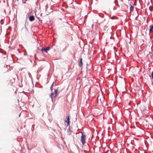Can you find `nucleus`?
Returning a JSON list of instances; mask_svg holds the SVG:
<instances>
[{"mask_svg":"<svg viewBox=\"0 0 153 153\" xmlns=\"http://www.w3.org/2000/svg\"><path fill=\"white\" fill-rule=\"evenodd\" d=\"M86 137V136L85 134H83V133H82L81 140L83 145L85 143Z\"/></svg>","mask_w":153,"mask_h":153,"instance_id":"f257e3e1","label":"nucleus"},{"mask_svg":"<svg viewBox=\"0 0 153 153\" xmlns=\"http://www.w3.org/2000/svg\"><path fill=\"white\" fill-rule=\"evenodd\" d=\"M65 122L67 123V124H70V122L69 116L68 115L66 117Z\"/></svg>","mask_w":153,"mask_h":153,"instance_id":"f03ea898","label":"nucleus"},{"mask_svg":"<svg viewBox=\"0 0 153 153\" xmlns=\"http://www.w3.org/2000/svg\"><path fill=\"white\" fill-rule=\"evenodd\" d=\"M50 47H47L46 48L43 47L41 49V51L42 52L44 51L45 53H47L48 51L50 50Z\"/></svg>","mask_w":153,"mask_h":153,"instance_id":"7ed1b4c3","label":"nucleus"},{"mask_svg":"<svg viewBox=\"0 0 153 153\" xmlns=\"http://www.w3.org/2000/svg\"><path fill=\"white\" fill-rule=\"evenodd\" d=\"M66 129L67 130L68 134H70L71 132V131L70 129V125H67L66 127Z\"/></svg>","mask_w":153,"mask_h":153,"instance_id":"20e7f679","label":"nucleus"},{"mask_svg":"<svg viewBox=\"0 0 153 153\" xmlns=\"http://www.w3.org/2000/svg\"><path fill=\"white\" fill-rule=\"evenodd\" d=\"M35 18L34 16L33 15H30L29 17V20L30 22H32L34 20Z\"/></svg>","mask_w":153,"mask_h":153,"instance_id":"39448f33","label":"nucleus"},{"mask_svg":"<svg viewBox=\"0 0 153 153\" xmlns=\"http://www.w3.org/2000/svg\"><path fill=\"white\" fill-rule=\"evenodd\" d=\"M79 65L80 67H81L83 65V63H82V59L81 57V58L79 60Z\"/></svg>","mask_w":153,"mask_h":153,"instance_id":"423d86ee","label":"nucleus"},{"mask_svg":"<svg viewBox=\"0 0 153 153\" xmlns=\"http://www.w3.org/2000/svg\"><path fill=\"white\" fill-rule=\"evenodd\" d=\"M150 28L149 30V32H153V25H150Z\"/></svg>","mask_w":153,"mask_h":153,"instance_id":"0eeeda50","label":"nucleus"},{"mask_svg":"<svg viewBox=\"0 0 153 153\" xmlns=\"http://www.w3.org/2000/svg\"><path fill=\"white\" fill-rule=\"evenodd\" d=\"M130 12L133 11L134 10V7L133 6H132L131 4H130Z\"/></svg>","mask_w":153,"mask_h":153,"instance_id":"6e6552de","label":"nucleus"},{"mask_svg":"<svg viewBox=\"0 0 153 153\" xmlns=\"http://www.w3.org/2000/svg\"><path fill=\"white\" fill-rule=\"evenodd\" d=\"M136 125V128H139L140 130V131L142 133H144V130H143V129L142 128H141L140 127L138 126H137L138 125Z\"/></svg>","mask_w":153,"mask_h":153,"instance_id":"1a4fd4ad","label":"nucleus"},{"mask_svg":"<svg viewBox=\"0 0 153 153\" xmlns=\"http://www.w3.org/2000/svg\"><path fill=\"white\" fill-rule=\"evenodd\" d=\"M118 18L115 16H113L110 18V19H117Z\"/></svg>","mask_w":153,"mask_h":153,"instance_id":"9d476101","label":"nucleus"},{"mask_svg":"<svg viewBox=\"0 0 153 153\" xmlns=\"http://www.w3.org/2000/svg\"><path fill=\"white\" fill-rule=\"evenodd\" d=\"M99 16L101 17H103L104 16V15L101 13H100L99 14Z\"/></svg>","mask_w":153,"mask_h":153,"instance_id":"9b49d317","label":"nucleus"},{"mask_svg":"<svg viewBox=\"0 0 153 153\" xmlns=\"http://www.w3.org/2000/svg\"><path fill=\"white\" fill-rule=\"evenodd\" d=\"M120 129H119L120 130H122L123 129V127H124V125H120Z\"/></svg>","mask_w":153,"mask_h":153,"instance_id":"f8f14e48","label":"nucleus"},{"mask_svg":"<svg viewBox=\"0 0 153 153\" xmlns=\"http://www.w3.org/2000/svg\"><path fill=\"white\" fill-rule=\"evenodd\" d=\"M54 92H55V94H57V93H58V88H57L56 89H55L54 90Z\"/></svg>","mask_w":153,"mask_h":153,"instance_id":"ddd939ff","label":"nucleus"},{"mask_svg":"<svg viewBox=\"0 0 153 153\" xmlns=\"http://www.w3.org/2000/svg\"><path fill=\"white\" fill-rule=\"evenodd\" d=\"M149 9L150 11H152L153 10V7L150 6Z\"/></svg>","mask_w":153,"mask_h":153,"instance_id":"4468645a","label":"nucleus"},{"mask_svg":"<svg viewBox=\"0 0 153 153\" xmlns=\"http://www.w3.org/2000/svg\"><path fill=\"white\" fill-rule=\"evenodd\" d=\"M129 127L131 128H135L136 129V128L135 126H130L128 127V129H129Z\"/></svg>","mask_w":153,"mask_h":153,"instance_id":"2eb2a0df","label":"nucleus"},{"mask_svg":"<svg viewBox=\"0 0 153 153\" xmlns=\"http://www.w3.org/2000/svg\"><path fill=\"white\" fill-rule=\"evenodd\" d=\"M54 94L53 92L52 91L51 94L50 95V97L51 98V99H52V97H53V96Z\"/></svg>","mask_w":153,"mask_h":153,"instance_id":"dca6fc26","label":"nucleus"},{"mask_svg":"<svg viewBox=\"0 0 153 153\" xmlns=\"http://www.w3.org/2000/svg\"><path fill=\"white\" fill-rule=\"evenodd\" d=\"M145 126H148V127H149V126H150V128L151 127H152V128L153 127V125H145Z\"/></svg>","mask_w":153,"mask_h":153,"instance_id":"f3484780","label":"nucleus"},{"mask_svg":"<svg viewBox=\"0 0 153 153\" xmlns=\"http://www.w3.org/2000/svg\"><path fill=\"white\" fill-rule=\"evenodd\" d=\"M27 24V22H25V29L27 30V31H28V29L27 28V27H26V25Z\"/></svg>","mask_w":153,"mask_h":153,"instance_id":"a211bd4d","label":"nucleus"},{"mask_svg":"<svg viewBox=\"0 0 153 153\" xmlns=\"http://www.w3.org/2000/svg\"><path fill=\"white\" fill-rule=\"evenodd\" d=\"M37 18L39 22H42V20H41L39 17H37Z\"/></svg>","mask_w":153,"mask_h":153,"instance_id":"6ab92c4d","label":"nucleus"},{"mask_svg":"<svg viewBox=\"0 0 153 153\" xmlns=\"http://www.w3.org/2000/svg\"><path fill=\"white\" fill-rule=\"evenodd\" d=\"M48 5H46V6H45V11H47V9L48 8Z\"/></svg>","mask_w":153,"mask_h":153,"instance_id":"aec40b11","label":"nucleus"},{"mask_svg":"<svg viewBox=\"0 0 153 153\" xmlns=\"http://www.w3.org/2000/svg\"><path fill=\"white\" fill-rule=\"evenodd\" d=\"M22 2L24 4L26 3V1H27V0H22Z\"/></svg>","mask_w":153,"mask_h":153,"instance_id":"412c9836","label":"nucleus"},{"mask_svg":"<svg viewBox=\"0 0 153 153\" xmlns=\"http://www.w3.org/2000/svg\"><path fill=\"white\" fill-rule=\"evenodd\" d=\"M151 77L152 79H153V71L152 72Z\"/></svg>","mask_w":153,"mask_h":153,"instance_id":"4be33fe9","label":"nucleus"},{"mask_svg":"<svg viewBox=\"0 0 153 153\" xmlns=\"http://www.w3.org/2000/svg\"><path fill=\"white\" fill-rule=\"evenodd\" d=\"M17 50L18 51V52H19V53H21V51L19 50V49H17Z\"/></svg>","mask_w":153,"mask_h":153,"instance_id":"5701e85b","label":"nucleus"},{"mask_svg":"<svg viewBox=\"0 0 153 153\" xmlns=\"http://www.w3.org/2000/svg\"><path fill=\"white\" fill-rule=\"evenodd\" d=\"M3 19H1L0 21V23L1 25H3V23L2 22V21Z\"/></svg>","mask_w":153,"mask_h":153,"instance_id":"b1692460","label":"nucleus"},{"mask_svg":"<svg viewBox=\"0 0 153 153\" xmlns=\"http://www.w3.org/2000/svg\"><path fill=\"white\" fill-rule=\"evenodd\" d=\"M57 94H55V95L53 96V97L55 98L57 96Z\"/></svg>","mask_w":153,"mask_h":153,"instance_id":"393cba45","label":"nucleus"},{"mask_svg":"<svg viewBox=\"0 0 153 153\" xmlns=\"http://www.w3.org/2000/svg\"><path fill=\"white\" fill-rule=\"evenodd\" d=\"M50 89H51V91H53V88H52V87H50Z\"/></svg>","mask_w":153,"mask_h":153,"instance_id":"a878e982","label":"nucleus"},{"mask_svg":"<svg viewBox=\"0 0 153 153\" xmlns=\"http://www.w3.org/2000/svg\"><path fill=\"white\" fill-rule=\"evenodd\" d=\"M54 83V82H53L52 83V85H51V87H53V85Z\"/></svg>","mask_w":153,"mask_h":153,"instance_id":"bb28decb","label":"nucleus"},{"mask_svg":"<svg viewBox=\"0 0 153 153\" xmlns=\"http://www.w3.org/2000/svg\"><path fill=\"white\" fill-rule=\"evenodd\" d=\"M149 108L148 107L146 108V110H147L149 109Z\"/></svg>","mask_w":153,"mask_h":153,"instance_id":"cd10ccee","label":"nucleus"},{"mask_svg":"<svg viewBox=\"0 0 153 153\" xmlns=\"http://www.w3.org/2000/svg\"><path fill=\"white\" fill-rule=\"evenodd\" d=\"M76 120H77V119H76V118H74V121H76Z\"/></svg>","mask_w":153,"mask_h":153,"instance_id":"c85d7f7f","label":"nucleus"},{"mask_svg":"<svg viewBox=\"0 0 153 153\" xmlns=\"http://www.w3.org/2000/svg\"><path fill=\"white\" fill-rule=\"evenodd\" d=\"M105 14H107V15H109V14H108V13H106V12H105Z\"/></svg>","mask_w":153,"mask_h":153,"instance_id":"c756f323","label":"nucleus"},{"mask_svg":"<svg viewBox=\"0 0 153 153\" xmlns=\"http://www.w3.org/2000/svg\"><path fill=\"white\" fill-rule=\"evenodd\" d=\"M51 99L52 101L53 102V97H52V99Z\"/></svg>","mask_w":153,"mask_h":153,"instance_id":"7c9ffc66","label":"nucleus"},{"mask_svg":"<svg viewBox=\"0 0 153 153\" xmlns=\"http://www.w3.org/2000/svg\"><path fill=\"white\" fill-rule=\"evenodd\" d=\"M11 27L10 26L8 28V29H11Z\"/></svg>","mask_w":153,"mask_h":153,"instance_id":"2f4dec72","label":"nucleus"},{"mask_svg":"<svg viewBox=\"0 0 153 153\" xmlns=\"http://www.w3.org/2000/svg\"><path fill=\"white\" fill-rule=\"evenodd\" d=\"M34 56H35V59H36V54H35L34 55Z\"/></svg>","mask_w":153,"mask_h":153,"instance_id":"473e14b6","label":"nucleus"},{"mask_svg":"<svg viewBox=\"0 0 153 153\" xmlns=\"http://www.w3.org/2000/svg\"><path fill=\"white\" fill-rule=\"evenodd\" d=\"M88 148L89 149H90V147H89V146L88 145Z\"/></svg>","mask_w":153,"mask_h":153,"instance_id":"72a5a7b5","label":"nucleus"},{"mask_svg":"<svg viewBox=\"0 0 153 153\" xmlns=\"http://www.w3.org/2000/svg\"><path fill=\"white\" fill-rule=\"evenodd\" d=\"M114 3H115V4L116 5H117V4L115 2V1Z\"/></svg>","mask_w":153,"mask_h":153,"instance_id":"f704fd0d","label":"nucleus"},{"mask_svg":"<svg viewBox=\"0 0 153 153\" xmlns=\"http://www.w3.org/2000/svg\"><path fill=\"white\" fill-rule=\"evenodd\" d=\"M152 84L153 85V81H152Z\"/></svg>","mask_w":153,"mask_h":153,"instance_id":"c9c22d12","label":"nucleus"},{"mask_svg":"<svg viewBox=\"0 0 153 153\" xmlns=\"http://www.w3.org/2000/svg\"><path fill=\"white\" fill-rule=\"evenodd\" d=\"M111 32H112V31H113V30L112 29V28H111Z\"/></svg>","mask_w":153,"mask_h":153,"instance_id":"e433bc0d","label":"nucleus"},{"mask_svg":"<svg viewBox=\"0 0 153 153\" xmlns=\"http://www.w3.org/2000/svg\"><path fill=\"white\" fill-rule=\"evenodd\" d=\"M112 36H111L110 37V39H112Z\"/></svg>","mask_w":153,"mask_h":153,"instance_id":"4c0bfd02","label":"nucleus"},{"mask_svg":"<svg viewBox=\"0 0 153 153\" xmlns=\"http://www.w3.org/2000/svg\"><path fill=\"white\" fill-rule=\"evenodd\" d=\"M109 128H110V127H108V130H109Z\"/></svg>","mask_w":153,"mask_h":153,"instance_id":"58836bf2","label":"nucleus"},{"mask_svg":"<svg viewBox=\"0 0 153 153\" xmlns=\"http://www.w3.org/2000/svg\"><path fill=\"white\" fill-rule=\"evenodd\" d=\"M139 2H140V4H141V3H140V0H139Z\"/></svg>","mask_w":153,"mask_h":153,"instance_id":"ea45409f","label":"nucleus"},{"mask_svg":"<svg viewBox=\"0 0 153 153\" xmlns=\"http://www.w3.org/2000/svg\"><path fill=\"white\" fill-rule=\"evenodd\" d=\"M35 125H32V127H33V126H34Z\"/></svg>","mask_w":153,"mask_h":153,"instance_id":"a19ab883","label":"nucleus"},{"mask_svg":"<svg viewBox=\"0 0 153 153\" xmlns=\"http://www.w3.org/2000/svg\"><path fill=\"white\" fill-rule=\"evenodd\" d=\"M65 7L66 8H68V6H67H67H66V7Z\"/></svg>","mask_w":153,"mask_h":153,"instance_id":"79ce46f5","label":"nucleus"},{"mask_svg":"<svg viewBox=\"0 0 153 153\" xmlns=\"http://www.w3.org/2000/svg\"><path fill=\"white\" fill-rule=\"evenodd\" d=\"M65 7L66 8H68V6H67H67H66V7Z\"/></svg>","mask_w":153,"mask_h":153,"instance_id":"37998d69","label":"nucleus"},{"mask_svg":"<svg viewBox=\"0 0 153 153\" xmlns=\"http://www.w3.org/2000/svg\"><path fill=\"white\" fill-rule=\"evenodd\" d=\"M13 55H11V56H12V57H13Z\"/></svg>","mask_w":153,"mask_h":153,"instance_id":"c03bdc74","label":"nucleus"},{"mask_svg":"<svg viewBox=\"0 0 153 153\" xmlns=\"http://www.w3.org/2000/svg\"><path fill=\"white\" fill-rule=\"evenodd\" d=\"M108 125H109V124H110V123H108Z\"/></svg>","mask_w":153,"mask_h":153,"instance_id":"a18cd8bd","label":"nucleus"},{"mask_svg":"<svg viewBox=\"0 0 153 153\" xmlns=\"http://www.w3.org/2000/svg\"><path fill=\"white\" fill-rule=\"evenodd\" d=\"M137 124V122H136V123H135V124Z\"/></svg>","mask_w":153,"mask_h":153,"instance_id":"49530a36","label":"nucleus"},{"mask_svg":"<svg viewBox=\"0 0 153 153\" xmlns=\"http://www.w3.org/2000/svg\"><path fill=\"white\" fill-rule=\"evenodd\" d=\"M21 113H20L19 114V116L20 115V114H21Z\"/></svg>","mask_w":153,"mask_h":153,"instance_id":"de8ad7c7","label":"nucleus"},{"mask_svg":"<svg viewBox=\"0 0 153 153\" xmlns=\"http://www.w3.org/2000/svg\"><path fill=\"white\" fill-rule=\"evenodd\" d=\"M111 127H112V128H113V126H112Z\"/></svg>","mask_w":153,"mask_h":153,"instance_id":"09e8293b","label":"nucleus"},{"mask_svg":"<svg viewBox=\"0 0 153 153\" xmlns=\"http://www.w3.org/2000/svg\"><path fill=\"white\" fill-rule=\"evenodd\" d=\"M115 8H114V10H115Z\"/></svg>","mask_w":153,"mask_h":153,"instance_id":"8fccbe9b","label":"nucleus"},{"mask_svg":"<svg viewBox=\"0 0 153 153\" xmlns=\"http://www.w3.org/2000/svg\"><path fill=\"white\" fill-rule=\"evenodd\" d=\"M105 19H104L103 21H105Z\"/></svg>","mask_w":153,"mask_h":153,"instance_id":"3c124183","label":"nucleus"},{"mask_svg":"<svg viewBox=\"0 0 153 153\" xmlns=\"http://www.w3.org/2000/svg\"><path fill=\"white\" fill-rule=\"evenodd\" d=\"M149 3H148V4H147V5H149Z\"/></svg>","mask_w":153,"mask_h":153,"instance_id":"603ef678","label":"nucleus"},{"mask_svg":"<svg viewBox=\"0 0 153 153\" xmlns=\"http://www.w3.org/2000/svg\"><path fill=\"white\" fill-rule=\"evenodd\" d=\"M28 74H30V73H28Z\"/></svg>","mask_w":153,"mask_h":153,"instance_id":"864d4df0","label":"nucleus"},{"mask_svg":"<svg viewBox=\"0 0 153 153\" xmlns=\"http://www.w3.org/2000/svg\"><path fill=\"white\" fill-rule=\"evenodd\" d=\"M24 127H25V125L24 126Z\"/></svg>","mask_w":153,"mask_h":153,"instance_id":"5fc2aeb1","label":"nucleus"},{"mask_svg":"<svg viewBox=\"0 0 153 153\" xmlns=\"http://www.w3.org/2000/svg\"><path fill=\"white\" fill-rule=\"evenodd\" d=\"M134 5H135V4L134 3Z\"/></svg>","mask_w":153,"mask_h":153,"instance_id":"6e6d98bb","label":"nucleus"},{"mask_svg":"<svg viewBox=\"0 0 153 153\" xmlns=\"http://www.w3.org/2000/svg\"><path fill=\"white\" fill-rule=\"evenodd\" d=\"M36 62L35 61H34V63H35Z\"/></svg>","mask_w":153,"mask_h":153,"instance_id":"4d7b16f0","label":"nucleus"},{"mask_svg":"<svg viewBox=\"0 0 153 153\" xmlns=\"http://www.w3.org/2000/svg\"><path fill=\"white\" fill-rule=\"evenodd\" d=\"M145 153H146V152H145Z\"/></svg>","mask_w":153,"mask_h":153,"instance_id":"13d9d810","label":"nucleus"}]
</instances>
